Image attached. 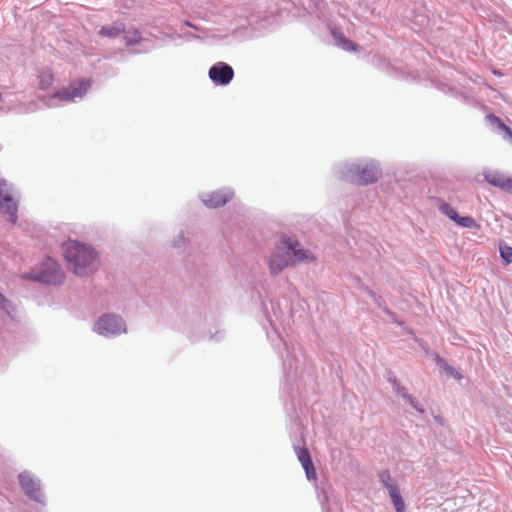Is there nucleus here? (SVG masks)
Instances as JSON below:
<instances>
[{
  "label": "nucleus",
  "mask_w": 512,
  "mask_h": 512,
  "mask_svg": "<svg viewBox=\"0 0 512 512\" xmlns=\"http://www.w3.org/2000/svg\"><path fill=\"white\" fill-rule=\"evenodd\" d=\"M338 177L346 182L369 185L378 181L382 171L377 161L371 159L341 164L337 168Z\"/></svg>",
  "instance_id": "nucleus-2"
},
{
  "label": "nucleus",
  "mask_w": 512,
  "mask_h": 512,
  "mask_svg": "<svg viewBox=\"0 0 512 512\" xmlns=\"http://www.w3.org/2000/svg\"><path fill=\"white\" fill-rule=\"evenodd\" d=\"M186 242L184 233L181 231L172 241V246L175 248L182 247Z\"/></svg>",
  "instance_id": "nucleus-28"
},
{
  "label": "nucleus",
  "mask_w": 512,
  "mask_h": 512,
  "mask_svg": "<svg viewBox=\"0 0 512 512\" xmlns=\"http://www.w3.org/2000/svg\"><path fill=\"white\" fill-rule=\"evenodd\" d=\"M280 244L283 246V249L286 250V254L289 258L293 257L296 262L311 261L314 259L309 250L298 248V242L289 237H282Z\"/></svg>",
  "instance_id": "nucleus-11"
},
{
  "label": "nucleus",
  "mask_w": 512,
  "mask_h": 512,
  "mask_svg": "<svg viewBox=\"0 0 512 512\" xmlns=\"http://www.w3.org/2000/svg\"><path fill=\"white\" fill-rule=\"evenodd\" d=\"M20 487L24 494L32 501L44 504L45 496L41 489V481L29 471H22L18 475Z\"/></svg>",
  "instance_id": "nucleus-8"
},
{
  "label": "nucleus",
  "mask_w": 512,
  "mask_h": 512,
  "mask_svg": "<svg viewBox=\"0 0 512 512\" xmlns=\"http://www.w3.org/2000/svg\"><path fill=\"white\" fill-rule=\"evenodd\" d=\"M53 75L50 72H43L39 76V88L42 90H47L53 84Z\"/></svg>",
  "instance_id": "nucleus-22"
},
{
  "label": "nucleus",
  "mask_w": 512,
  "mask_h": 512,
  "mask_svg": "<svg viewBox=\"0 0 512 512\" xmlns=\"http://www.w3.org/2000/svg\"><path fill=\"white\" fill-rule=\"evenodd\" d=\"M124 33H125L124 41H125L126 46H134L136 44H143V43H148V42L150 43L149 45L147 44L143 49H141L139 51H134V53H140V52L146 53V52H149L157 47L154 40L150 41L148 39L142 38L139 30H137V29L128 30V31L125 30Z\"/></svg>",
  "instance_id": "nucleus-15"
},
{
  "label": "nucleus",
  "mask_w": 512,
  "mask_h": 512,
  "mask_svg": "<svg viewBox=\"0 0 512 512\" xmlns=\"http://www.w3.org/2000/svg\"><path fill=\"white\" fill-rule=\"evenodd\" d=\"M233 197V191L229 188H222L211 193H205L200 196L203 204L208 208H218L224 206Z\"/></svg>",
  "instance_id": "nucleus-10"
},
{
  "label": "nucleus",
  "mask_w": 512,
  "mask_h": 512,
  "mask_svg": "<svg viewBox=\"0 0 512 512\" xmlns=\"http://www.w3.org/2000/svg\"><path fill=\"white\" fill-rule=\"evenodd\" d=\"M332 36H333L337 46L341 47L343 50L357 51L358 46L355 43H353L351 40L346 38L343 33L333 30Z\"/></svg>",
  "instance_id": "nucleus-19"
},
{
  "label": "nucleus",
  "mask_w": 512,
  "mask_h": 512,
  "mask_svg": "<svg viewBox=\"0 0 512 512\" xmlns=\"http://www.w3.org/2000/svg\"><path fill=\"white\" fill-rule=\"evenodd\" d=\"M435 363L438 367L443 369L445 372H447L449 375L453 376L456 379L462 378L461 374L452 366H450L445 359L440 357L439 355H434Z\"/></svg>",
  "instance_id": "nucleus-20"
},
{
  "label": "nucleus",
  "mask_w": 512,
  "mask_h": 512,
  "mask_svg": "<svg viewBox=\"0 0 512 512\" xmlns=\"http://www.w3.org/2000/svg\"><path fill=\"white\" fill-rule=\"evenodd\" d=\"M209 79L217 86H227L234 78V69L226 62H216L208 71Z\"/></svg>",
  "instance_id": "nucleus-9"
},
{
  "label": "nucleus",
  "mask_w": 512,
  "mask_h": 512,
  "mask_svg": "<svg viewBox=\"0 0 512 512\" xmlns=\"http://www.w3.org/2000/svg\"><path fill=\"white\" fill-rule=\"evenodd\" d=\"M289 256L286 254V250L283 246H278L271 254L268 260L269 271L271 275L280 274L286 267L289 266Z\"/></svg>",
  "instance_id": "nucleus-12"
},
{
  "label": "nucleus",
  "mask_w": 512,
  "mask_h": 512,
  "mask_svg": "<svg viewBox=\"0 0 512 512\" xmlns=\"http://www.w3.org/2000/svg\"><path fill=\"white\" fill-rule=\"evenodd\" d=\"M0 308L9 316L14 312V306L10 300H8L1 292H0Z\"/></svg>",
  "instance_id": "nucleus-26"
},
{
  "label": "nucleus",
  "mask_w": 512,
  "mask_h": 512,
  "mask_svg": "<svg viewBox=\"0 0 512 512\" xmlns=\"http://www.w3.org/2000/svg\"><path fill=\"white\" fill-rule=\"evenodd\" d=\"M484 179L490 185L506 192L512 193V178L495 170H489L484 173Z\"/></svg>",
  "instance_id": "nucleus-14"
},
{
  "label": "nucleus",
  "mask_w": 512,
  "mask_h": 512,
  "mask_svg": "<svg viewBox=\"0 0 512 512\" xmlns=\"http://www.w3.org/2000/svg\"><path fill=\"white\" fill-rule=\"evenodd\" d=\"M414 22H415L416 25L419 26L420 29H422V28H425L428 25L429 19L426 16L419 15V16L416 17Z\"/></svg>",
  "instance_id": "nucleus-29"
},
{
  "label": "nucleus",
  "mask_w": 512,
  "mask_h": 512,
  "mask_svg": "<svg viewBox=\"0 0 512 512\" xmlns=\"http://www.w3.org/2000/svg\"><path fill=\"white\" fill-rule=\"evenodd\" d=\"M280 343L285 351V356L281 354L283 359V372L288 384H292L297 377V373L304 362V355L299 344L288 345L282 338Z\"/></svg>",
  "instance_id": "nucleus-4"
},
{
  "label": "nucleus",
  "mask_w": 512,
  "mask_h": 512,
  "mask_svg": "<svg viewBox=\"0 0 512 512\" xmlns=\"http://www.w3.org/2000/svg\"><path fill=\"white\" fill-rule=\"evenodd\" d=\"M457 225L463 227V228H469V229H476L478 228V224L471 216H460L457 218L456 222Z\"/></svg>",
  "instance_id": "nucleus-21"
},
{
  "label": "nucleus",
  "mask_w": 512,
  "mask_h": 512,
  "mask_svg": "<svg viewBox=\"0 0 512 512\" xmlns=\"http://www.w3.org/2000/svg\"><path fill=\"white\" fill-rule=\"evenodd\" d=\"M394 392L401 396L404 400H405V396L406 395H410L407 391H406V388L403 387L401 384H397L395 389H394Z\"/></svg>",
  "instance_id": "nucleus-30"
},
{
  "label": "nucleus",
  "mask_w": 512,
  "mask_h": 512,
  "mask_svg": "<svg viewBox=\"0 0 512 512\" xmlns=\"http://www.w3.org/2000/svg\"><path fill=\"white\" fill-rule=\"evenodd\" d=\"M485 120L487 126L492 132L501 136L503 141L512 144V130L503 122L502 119H500L494 114H488L485 117Z\"/></svg>",
  "instance_id": "nucleus-13"
},
{
  "label": "nucleus",
  "mask_w": 512,
  "mask_h": 512,
  "mask_svg": "<svg viewBox=\"0 0 512 512\" xmlns=\"http://www.w3.org/2000/svg\"><path fill=\"white\" fill-rule=\"evenodd\" d=\"M91 87V80L83 78L73 81L66 88L56 91L52 98L49 100L48 106H55L54 100L61 102H74L76 99H81Z\"/></svg>",
  "instance_id": "nucleus-6"
},
{
  "label": "nucleus",
  "mask_w": 512,
  "mask_h": 512,
  "mask_svg": "<svg viewBox=\"0 0 512 512\" xmlns=\"http://www.w3.org/2000/svg\"><path fill=\"white\" fill-rule=\"evenodd\" d=\"M25 278L41 284L59 285L63 282L64 276L58 263L50 257L25 274Z\"/></svg>",
  "instance_id": "nucleus-3"
},
{
  "label": "nucleus",
  "mask_w": 512,
  "mask_h": 512,
  "mask_svg": "<svg viewBox=\"0 0 512 512\" xmlns=\"http://www.w3.org/2000/svg\"><path fill=\"white\" fill-rule=\"evenodd\" d=\"M294 449L297 454V458L305 471L307 479H316V469L314 467L309 450L306 447L299 446H294Z\"/></svg>",
  "instance_id": "nucleus-16"
},
{
  "label": "nucleus",
  "mask_w": 512,
  "mask_h": 512,
  "mask_svg": "<svg viewBox=\"0 0 512 512\" xmlns=\"http://www.w3.org/2000/svg\"><path fill=\"white\" fill-rule=\"evenodd\" d=\"M211 338H214L217 341L220 340L221 339L220 333L217 332L215 335H212Z\"/></svg>",
  "instance_id": "nucleus-34"
},
{
  "label": "nucleus",
  "mask_w": 512,
  "mask_h": 512,
  "mask_svg": "<svg viewBox=\"0 0 512 512\" xmlns=\"http://www.w3.org/2000/svg\"><path fill=\"white\" fill-rule=\"evenodd\" d=\"M499 251H500V257L502 258V260L505 263H507V264L512 263V247L511 246H508L506 244L500 245Z\"/></svg>",
  "instance_id": "nucleus-25"
},
{
  "label": "nucleus",
  "mask_w": 512,
  "mask_h": 512,
  "mask_svg": "<svg viewBox=\"0 0 512 512\" xmlns=\"http://www.w3.org/2000/svg\"><path fill=\"white\" fill-rule=\"evenodd\" d=\"M387 380L392 385L393 390L395 389L397 384H400L399 381L396 379V377L392 374H389Z\"/></svg>",
  "instance_id": "nucleus-31"
},
{
  "label": "nucleus",
  "mask_w": 512,
  "mask_h": 512,
  "mask_svg": "<svg viewBox=\"0 0 512 512\" xmlns=\"http://www.w3.org/2000/svg\"><path fill=\"white\" fill-rule=\"evenodd\" d=\"M436 420L440 423L441 422V418L440 417H436Z\"/></svg>",
  "instance_id": "nucleus-35"
},
{
  "label": "nucleus",
  "mask_w": 512,
  "mask_h": 512,
  "mask_svg": "<svg viewBox=\"0 0 512 512\" xmlns=\"http://www.w3.org/2000/svg\"><path fill=\"white\" fill-rule=\"evenodd\" d=\"M367 292L371 298H373L375 301L377 300L376 294L372 290L368 289Z\"/></svg>",
  "instance_id": "nucleus-33"
},
{
  "label": "nucleus",
  "mask_w": 512,
  "mask_h": 512,
  "mask_svg": "<svg viewBox=\"0 0 512 512\" xmlns=\"http://www.w3.org/2000/svg\"><path fill=\"white\" fill-rule=\"evenodd\" d=\"M405 401L409 403L417 412L423 414L425 412L424 407L416 401L412 395H406Z\"/></svg>",
  "instance_id": "nucleus-27"
},
{
  "label": "nucleus",
  "mask_w": 512,
  "mask_h": 512,
  "mask_svg": "<svg viewBox=\"0 0 512 512\" xmlns=\"http://www.w3.org/2000/svg\"><path fill=\"white\" fill-rule=\"evenodd\" d=\"M62 250L68 269L75 275L87 276L97 268L98 254L90 245L69 240L63 243Z\"/></svg>",
  "instance_id": "nucleus-1"
},
{
  "label": "nucleus",
  "mask_w": 512,
  "mask_h": 512,
  "mask_svg": "<svg viewBox=\"0 0 512 512\" xmlns=\"http://www.w3.org/2000/svg\"><path fill=\"white\" fill-rule=\"evenodd\" d=\"M125 32V24L120 21L113 22L110 25H104L98 31L102 37L114 39Z\"/></svg>",
  "instance_id": "nucleus-17"
},
{
  "label": "nucleus",
  "mask_w": 512,
  "mask_h": 512,
  "mask_svg": "<svg viewBox=\"0 0 512 512\" xmlns=\"http://www.w3.org/2000/svg\"><path fill=\"white\" fill-rule=\"evenodd\" d=\"M93 331L103 337L114 338L127 332L126 322L120 315L106 313L94 323Z\"/></svg>",
  "instance_id": "nucleus-5"
},
{
  "label": "nucleus",
  "mask_w": 512,
  "mask_h": 512,
  "mask_svg": "<svg viewBox=\"0 0 512 512\" xmlns=\"http://www.w3.org/2000/svg\"><path fill=\"white\" fill-rule=\"evenodd\" d=\"M390 499L392 501L393 507L396 512H405L406 504L404 499L400 493L399 487H389V491H387Z\"/></svg>",
  "instance_id": "nucleus-18"
},
{
  "label": "nucleus",
  "mask_w": 512,
  "mask_h": 512,
  "mask_svg": "<svg viewBox=\"0 0 512 512\" xmlns=\"http://www.w3.org/2000/svg\"><path fill=\"white\" fill-rule=\"evenodd\" d=\"M379 480L382 483V485L386 488L387 491H389V487H396L398 486L392 481V477L390 475V472L388 470H383L379 473Z\"/></svg>",
  "instance_id": "nucleus-24"
},
{
  "label": "nucleus",
  "mask_w": 512,
  "mask_h": 512,
  "mask_svg": "<svg viewBox=\"0 0 512 512\" xmlns=\"http://www.w3.org/2000/svg\"><path fill=\"white\" fill-rule=\"evenodd\" d=\"M18 201L12 193V184L0 179V214L6 215L8 221L15 224L18 219Z\"/></svg>",
  "instance_id": "nucleus-7"
},
{
  "label": "nucleus",
  "mask_w": 512,
  "mask_h": 512,
  "mask_svg": "<svg viewBox=\"0 0 512 512\" xmlns=\"http://www.w3.org/2000/svg\"><path fill=\"white\" fill-rule=\"evenodd\" d=\"M439 209L444 215H446L450 220L454 222H456L457 218L459 217L458 212L448 203L443 202Z\"/></svg>",
  "instance_id": "nucleus-23"
},
{
  "label": "nucleus",
  "mask_w": 512,
  "mask_h": 512,
  "mask_svg": "<svg viewBox=\"0 0 512 512\" xmlns=\"http://www.w3.org/2000/svg\"><path fill=\"white\" fill-rule=\"evenodd\" d=\"M184 24H185L186 26H188V27H191V28L195 29V30H198V29H199L196 25H194V24H193L192 22H190L189 20H185V21H184Z\"/></svg>",
  "instance_id": "nucleus-32"
}]
</instances>
